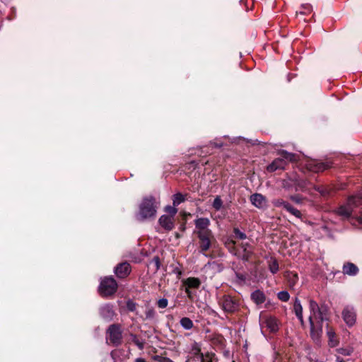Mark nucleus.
<instances>
[{
  "label": "nucleus",
  "instance_id": "obj_1",
  "mask_svg": "<svg viewBox=\"0 0 362 362\" xmlns=\"http://www.w3.org/2000/svg\"><path fill=\"white\" fill-rule=\"evenodd\" d=\"M310 316L308 317L310 327V337L316 343L320 341L322 334V322L325 320L323 313L316 301L309 300Z\"/></svg>",
  "mask_w": 362,
  "mask_h": 362
},
{
  "label": "nucleus",
  "instance_id": "obj_2",
  "mask_svg": "<svg viewBox=\"0 0 362 362\" xmlns=\"http://www.w3.org/2000/svg\"><path fill=\"white\" fill-rule=\"evenodd\" d=\"M158 206L154 197L150 195L142 199L139 204V211L136 218L139 221H144L156 216Z\"/></svg>",
  "mask_w": 362,
  "mask_h": 362
},
{
  "label": "nucleus",
  "instance_id": "obj_3",
  "mask_svg": "<svg viewBox=\"0 0 362 362\" xmlns=\"http://www.w3.org/2000/svg\"><path fill=\"white\" fill-rule=\"evenodd\" d=\"M106 343L112 346L118 347L123 342L122 328L121 324L110 325L106 330Z\"/></svg>",
  "mask_w": 362,
  "mask_h": 362
},
{
  "label": "nucleus",
  "instance_id": "obj_4",
  "mask_svg": "<svg viewBox=\"0 0 362 362\" xmlns=\"http://www.w3.org/2000/svg\"><path fill=\"white\" fill-rule=\"evenodd\" d=\"M280 158L274 159L272 163L267 167V170L269 173L274 172L277 170H284L288 162L295 160L296 155L292 153L287 152L285 150L278 151Z\"/></svg>",
  "mask_w": 362,
  "mask_h": 362
},
{
  "label": "nucleus",
  "instance_id": "obj_5",
  "mask_svg": "<svg viewBox=\"0 0 362 362\" xmlns=\"http://www.w3.org/2000/svg\"><path fill=\"white\" fill-rule=\"evenodd\" d=\"M118 284L112 276H106L100 281L98 292L100 296L107 298L112 296L117 291Z\"/></svg>",
  "mask_w": 362,
  "mask_h": 362
},
{
  "label": "nucleus",
  "instance_id": "obj_6",
  "mask_svg": "<svg viewBox=\"0 0 362 362\" xmlns=\"http://www.w3.org/2000/svg\"><path fill=\"white\" fill-rule=\"evenodd\" d=\"M362 204V197L358 195L351 196L348 199L346 205L341 206L337 209V214L339 216L349 218L354 207Z\"/></svg>",
  "mask_w": 362,
  "mask_h": 362
},
{
  "label": "nucleus",
  "instance_id": "obj_7",
  "mask_svg": "<svg viewBox=\"0 0 362 362\" xmlns=\"http://www.w3.org/2000/svg\"><path fill=\"white\" fill-rule=\"evenodd\" d=\"M199 238V247L200 252L204 254L207 252L214 240V235L211 230H205V232H194Z\"/></svg>",
  "mask_w": 362,
  "mask_h": 362
},
{
  "label": "nucleus",
  "instance_id": "obj_8",
  "mask_svg": "<svg viewBox=\"0 0 362 362\" xmlns=\"http://www.w3.org/2000/svg\"><path fill=\"white\" fill-rule=\"evenodd\" d=\"M182 285L185 287V291L187 293V298L190 300L194 299V293L191 289H197L201 285V281L199 278L188 277L182 281Z\"/></svg>",
  "mask_w": 362,
  "mask_h": 362
},
{
  "label": "nucleus",
  "instance_id": "obj_9",
  "mask_svg": "<svg viewBox=\"0 0 362 362\" xmlns=\"http://www.w3.org/2000/svg\"><path fill=\"white\" fill-rule=\"evenodd\" d=\"M100 316L105 321L110 322L117 315L113 305L110 303L103 305L99 308Z\"/></svg>",
  "mask_w": 362,
  "mask_h": 362
},
{
  "label": "nucleus",
  "instance_id": "obj_10",
  "mask_svg": "<svg viewBox=\"0 0 362 362\" xmlns=\"http://www.w3.org/2000/svg\"><path fill=\"white\" fill-rule=\"evenodd\" d=\"M211 342L212 346L216 350H219L221 351L224 356H226V339L224 337L218 333H214L211 335Z\"/></svg>",
  "mask_w": 362,
  "mask_h": 362
},
{
  "label": "nucleus",
  "instance_id": "obj_11",
  "mask_svg": "<svg viewBox=\"0 0 362 362\" xmlns=\"http://www.w3.org/2000/svg\"><path fill=\"white\" fill-rule=\"evenodd\" d=\"M132 272V267L127 262H123L118 264L114 269V272L117 278L125 279Z\"/></svg>",
  "mask_w": 362,
  "mask_h": 362
},
{
  "label": "nucleus",
  "instance_id": "obj_12",
  "mask_svg": "<svg viewBox=\"0 0 362 362\" xmlns=\"http://www.w3.org/2000/svg\"><path fill=\"white\" fill-rule=\"evenodd\" d=\"M308 169L315 173L322 172L332 167L331 161L320 162L316 160L310 161L308 165Z\"/></svg>",
  "mask_w": 362,
  "mask_h": 362
},
{
  "label": "nucleus",
  "instance_id": "obj_13",
  "mask_svg": "<svg viewBox=\"0 0 362 362\" xmlns=\"http://www.w3.org/2000/svg\"><path fill=\"white\" fill-rule=\"evenodd\" d=\"M342 317L348 326H352L356 322V314L353 307L346 306L342 312Z\"/></svg>",
  "mask_w": 362,
  "mask_h": 362
},
{
  "label": "nucleus",
  "instance_id": "obj_14",
  "mask_svg": "<svg viewBox=\"0 0 362 362\" xmlns=\"http://www.w3.org/2000/svg\"><path fill=\"white\" fill-rule=\"evenodd\" d=\"M250 199L251 203L258 209H264L267 206V199L261 194H253Z\"/></svg>",
  "mask_w": 362,
  "mask_h": 362
},
{
  "label": "nucleus",
  "instance_id": "obj_15",
  "mask_svg": "<svg viewBox=\"0 0 362 362\" xmlns=\"http://www.w3.org/2000/svg\"><path fill=\"white\" fill-rule=\"evenodd\" d=\"M158 223L167 231H170L174 228V218L168 215H162L159 218Z\"/></svg>",
  "mask_w": 362,
  "mask_h": 362
},
{
  "label": "nucleus",
  "instance_id": "obj_16",
  "mask_svg": "<svg viewBox=\"0 0 362 362\" xmlns=\"http://www.w3.org/2000/svg\"><path fill=\"white\" fill-rule=\"evenodd\" d=\"M209 220L206 218H199L195 220V230L194 232H205V230H210L208 228L209 226Z\"/></svg>",
  "mask_w": 362,
  "mask_h": 362
},
{
  "label": "nucleus",
  "instance_id": "obj_17",
  "mask_svg": "<svg viewBox=\"0 0 362 362\" xmlns=\"http://www.w3.org/2000/svg\"><path fill=\"white\" fill-rule=\"evenodd\" d=\"M342 272L346 275L356 276L358 273V268L354 263L346 262L343 265Z\"/></svg>",
  "mask_w": 362,
  "mask_h": 362
},
{
  "label": "nucleus",
  "instance_id": "obj_18",
  "mask_svg": "<svg viewBox=\"0 0 362 362\" xmlns=\"http://www.w3.org/2000/svg\"><path fill=\"white\" fill-rule=\"evenodd\" d=\"M252 253V249L248 244H244L242 245V252H239L238 254L235 253L240 259L244 261H247L251 257Z\"/></svg>",
  "mask_w": 362,
  "mask_h": 362
},
{
  "label": "nucleus",
  "instance_id": "obj_19",
  "mask_svg": "<svg viewBox=\"0 0 362 362\" xmlns=\"http://www.w3.org/2000/svg\"><path fill=\"white\" fill-rule=\"evenodd\" d=\"M251 299L255 304L260 305L265 301L266 296L262 291L257 289L251 293Z\"/></svg>",
  "mask_w": 362,
  "mask_h": 362
},
{
  "label": "nucleus",
  "instance_id": "obj_20",
  "mask_svg": "<svg viewBox=\"0 0 362 362\" xmlns=\"http://www.w3.org/2000/svg\"><path fill=\"white\" fill-rule=\"evenodd\" d=\"M213 208L216 210V211L213 214V217L215 219L220 218V216L218 214V211L223 208V201L221 199L220 196H216L212 204Z\"/></svg>",
  "mask_w": 362,
  "mask_h": 362
},
{
  "label": "nucleus",
  "instance_id": "obj_21",
  "mask_svg": "<svg viewBox=\"0 0 362 362\" xmlns=\"http://www.w3.org/2000/svg\"><path fill=\"white\" fill-rule=\"evenodd\" d=\"M266 325V327L271 331V332H276L278 330V324L277 320L275 317H267L264 322Z\"/></svg>",
  "mask_w": 362,
  "mask_h": 362
},
{
  "label": "nucleus",
  "instance_id": "obj_22",
  "mask_svg": "<svg viewBox=\"0 0 362 362\" xmlns=\"http://www.w3.org/2000/svg\"><path fill=\"white\" fill-rule=\"evenodd\" d=\"M191 354H192L191 358L193 361H200V362L202 361V358H203V356L204 355L201 352L200 348L198 347V346L197 344L192 347Z\"/></svg>",
  "mask_w": 362,
  "mask_h": 362
},
{
  "label": "nucleus",
  "instance_id": "obj_23",
  "mask_svg": "<svg viewBox=\"0 0 362 362\" xmlns=\"http://www.w3.org/2000/svg\"><path fill=\"white\" fill-rule=\"evenodd\" d=\"M223 145L222 143H217V142H211L209 145L204 146L201 148L202 153H204L206 156V154H211L212 153L211 150L214 148H220Z\"/></svg>",
  "mask_w": 362,
  "mask_h": 362
},
{
  "label": "nucleus",
  "instance_id": "obj_24",
  "mask_svg": "<svg viewBox=\"0 0 362 362\" xmlns=\"http://www.w3.org/2000/svg\"><path fill=\"white\" fill-rule=\"evenodd\" d=\"M313 11V6L310 4H303L300 6V11H296V15H308Z\"/></svg>",
  "mask_w": 362,
  "mask_h": 362
},
{
  "label": "nucleus",
  "instance_id": "obj_25",
  "mask_svg": "<svg viewBox=\"0 0 362 362\" xmlns=\"http://www.w3.org/2000/svg\"><path fill=\"white\" fill-rule=\"evenodd\" d=\"M268 267L272 274H276L279 269L278 261L272 257L268 262Z\"/></svg>",
  "mask_w": 362,
  "mask_h": 362
},
{
  "label": "nucleus",
  "instance_id": "obj_26",
  "mask_svg": "<svg viewBox=\"0 0 362 362\" xmlns=\"http://www.w3.org/2000/svg\"><path fill=\"white\" fill-rule=\"evenodd\" d=\"M187 194L184 195L180 192H177L173 196V204L175 206H178L181 203L184 202L186 200L185 197Z\"/></svg>",
  "mask_w": 362,
  "mask_h": 362
},
{
  "label": "nucleus",
  "instance_id": "obj_27",
  "mask_svg": "<svg viewBox=\"0 0 362 362\" xmlns=\"http://www.w3.org/2000/svg\"><path fill=\"white\" fill-rule=\"evenodd\" d=\"M180 322L181 326L184 329H187V330L191 329L194 326V323H193L192 320L187 317H184L181 318Z\"/></svg>",
  "mask_w": 362,
  "mask_h": 362
},
{
  "label": "nucleus",
  "instance_id": "obj_28",
  "mask_svg": "<svg viewBox=\"0 0 362 362\" xmlns=\"http://www.w3.org/2000/svg\"><path fill=\"white\" fill-rule=\"evenodd\" d=\"M286 207L285 210L290 213L291 215L294 216L298 218H302L301 212L298 209L293 207L290 203L288 204V205H286Z\"/></svg>",
  "mask_w": 362,
  "mask_h": 362
},
{
  "label": "nucleus",
  "instance_id": "obj_29",
  "mask_svg": "<svg viewBox=\"0 0 362 362\" xmlns=\"http://www.w3.org/2000/svg\"><path fill=\"white\" fill-rule=\"evenodd\" d=\"M293 311L296 317L303 315V307L300 300L298 298H296L294 301Z\"/></svg>",
  "mask_w": 362,
  "mask_h": 362
},
{
  "label": "nucleus",
  "instance_id": "obj_30",
  "mask_svg": "<svg viewBox=\"0 0 362 362\" xmlns=\"http://www.w3.org/2000/svg\"><path fill=\"white\" fill-rule=\"evenodd\" d=\"M287 279L289 287L293 288L298 280V276L296 274L290 273L287 276Z\"/></svg>",
  "mask_w": 362,
  "mask_h": 362
},
{
  "label": "nucleus",
  "instance_id": "obj_31",
  "mask_svg": "<svg viewBox=\"0 0 362 362\" xmlns=\"http://www.w3.org/2000/svg\"><path fill=\"white\" fill-rule=\"evenodd\" d=\"M309 185V182L306 180H298L296 183V189L305 191L308 187Z\"/></svg>",
  "mask_w": 362,
  "mask_h": 362
},
{
  "label": "nucleus",
  "instance_id": "obj_32",
  "mask_svg": "<svg viewBox=\"0 0 362 362\" xmlns=\"http://www.w3.org/2000/svg\"><path fill=\"white\" fill-rule=\"evenodd\" d=\"M130 337H132V342L139 348V350H143L144 349V342L141 341L136 334L131 333Z\"/></svg>",
  "mask_w": 362,
  "mask_h": 362
},
{
  "label": "nucleus",
  "instance_id": "obj_33",
  "mask_svg": "<svg viewBox=\"0 0 362 362\" xmlns=\"http://www.w3.org/2000/svg\"><path fill=\"white\" fill-rule=\"evenodd\" d=\"M272 203L275 207H283L284 209H286V206L289 204L282 199H274L272 200Z\"/></svg>",
  "mask_w": 362,
  "mask_h": 362
},
{
  "label": "nucleus",
  "instance_id": "obj_34",
  "mask_svg": "<svg viewBox=\"0 0 362 362\" xmlns=\"http://www.w3.org/2000/svg\"><path fill=\"white\" fill-rule=\"evenodd\" d=\"M277 297L280 300L283 302H287L290 298V295L288 291H281L277 293Z\"/></svg>",
  "mask_w": 362,
  "mask_h": 362
},
{
  "label": "nucleus",
  "instance_id": "obj_35",
  "mask_svg": "<svg viewBox=\"0 0 362 362\" xmlns=\"http://www.w3.org/2000/svg\"><path fill=\"white\" fill-rule=\"evenodd\" d=\"M138 305L136 303L133 301L132 300L129 299L126 302V308L129 312H134L136 310Z\"/></svg>",
  "mask_w": 362,
  "mask_h": 362
},
{
  "label": "nucleus",
  "instance_id": "obj_36",
  "mask_svg": "<svg viewBox=\"0 0 362 362\" xmlns=\"http://www.w3.org/2000/svg\"><path fill=\"white\" fill-rule=\"evenodd\" d=\"M233 233L235 238L238 240H245L247 237L246 234L240 230L238 228L233 229Z\"/></svg>",
  "mask_w": 362,
  "mask_h": 362
},
{
  "label": "nucleus",
  "instance_id": "obj_37",
  "mask_svg": "<svg viewBox=\"0 0 362 362\" xmlns=\"http://www.w3.org/2000/svg\"><path fill=\"white\" fill-rule=\"evenodd\" d=\"M327 336L329 339V344L332 346L337 345V341L334 340L335 333L332 329H328L327 332Z\"/></svg>",
  "mask_w": 362,
  "mask_h": 362
},
{
  "label": "nucleus",
  "instance_id": "obj_38",
  "mask_svg": "<svg viewBox=\"0 0 362 362\" xmlns=\"http://www.w3.org/2000/svg\"><path fill=\"white\" fill-rule=\"evenodd\" d=\"M165 211L169 214V216H171L174 218L175 215L177 212V209L175 208V206H167L165 208Z\"/></svg>",
  "mask_w": 362,
  "mask_h": 362
},
{
  "label": "nucleus",
  "instance_id": "obj_39",
  "mask_svg": "<svg viewBox=\"0 0 362 362\" xmlns=\"http://www.w3.org/2000/svg\"><path fill=\"white\" fill-rule=\"evenodd\" d=\"M218 304L224 313H226V295L223 294L218 300Z\"/></svg>",
  "mask_w": 362,
  "mask_h": 362
},
{
  "label": "nucleus",
  "instance_id": "obj_40",
  "mask_svg": "<svg viewBox=\"0 0 362 362\" xmlns=\"http://www.w3.org/2000/svg\"><path fill=\"white\" fill-rule=\"evenodd\" d=\"M146 318L153 320L156 315V313L153 308H149L145 312Z\"/></svg>",
  "mask_w": 362,
  "mask_h": 362
},
{
  "label": "nucleus",
  "instance_id": "obj_41",
  "mask_svg": "<svg viewBox=\"0 0 362 362\" xmlns=\"http://www.w3.org/2000/svg\"><path fill=\"white\" fill-rule=\"evenodd\" d=\"M151 263L154 264L155 270L158 271L160 268V259L158 256H154L151 260Z\"/></svg>",
  "mask_w": 362,
  "mask_h": 362
},
{
  "label": "nucleus",
  "instance_id": "obj_42",
  "mask_svg": "<svg viewBox=\"0 0 362 362\" xmlns=\"http://www.w3.org/2000/svg\"><path fill=\"white\" fill-rule=\"evenodd\" d=\"M156 305H158V307L159 308H165L168 305V299L164 298L159 299L157 301Z\"/></svg>",
  "mask_w": 362,
  "mask_h": 362
},
{
  "label": "nucleus",
  "instance_id": "obj_43",
  "mask_svg": "<svg viewBox=\"0 0 362 362\" xmlns=\"http://www.w3.org/2000/svg\"><path fill=\"white\" fill-rule=\"evenodd\" d=\"M289 198L291 201L296 204H301L303 201V198L299 195H291Z\"/></svg>",
  "mask_w": 362,
  "mask_h": 362
},
{
  "label": "nucleus",
  "instance_id": "obj_44",
  "mask_svg": "<svg viewBox=\"0 0 362 362\" xmlns=\"http://www.w3.org/2000/svg\"><path fill=\"white\" fill-rule=\"evenodd\" d=\"M186 222H187L186 216L184 215L183 217H182V222L180 223V225L179 226L180 231H181V232H185V230H186Z\"/></svg>",
  "mask_w": 362,
  "mask_h": 362
},
{
  "label": "nucleus",
  "instance_id": "obj_45",
  "mask_svg": "<svg viewBox=\"0 0 362 362\" xmlns=\"http://www.w3.org/2000/svg\"><path fill=\"white\" fill-rule=\"evenodd\" d=\"M315 190L319 192L322 196H327L329 194L327 189H325L323 187H315Z\"/></svg>",
  "mask_w": 362,
  "mask_h": 362
},
{
  "label": "nucleus",
  "instance_id": "obj_46",
  "mask_svg": "<svg viewBox=\"0 0 362 362\" xmlns=\"http://www.w3.org/2000/svg\"><path fill=\"white\" fill-rule=\"evenodd\" d=\"M201 362H213L212 361V354L209 353H206L203 356V358H202Z\"/></svg>",
  "mask_w": 362,
  "mask_h": 362
},
{
  "label": "nucleus",
  "instance_id": "obj_47",
  "mask_svg": "<svg viewBox=\"0 0 362 362\" xmlns=\"http://www.w3.org/2000/svg\"><path fill=\"white\" fill-rule=\"evenodd\" d=\"M227 302H228V311L233 310L235 309V306H234V304L232 302V300H229V298H228Z\"/></svg>",
  "mask_w": 362,
  "mask_h": 362
},
{
  "label": "nucleus",
  "instance_id": "obj_48",
  "mask_svg": "<svg viewBox=\"0 0 362 362\" xmlns=\"http://www.w3.org/2000/svg\"><path fill=\"white\" fill-rule=\"evenodd\" d=\"M173 273H175L177 275V279H180L182 274V272L178 267H175L173 269Z\"/></svg>",
  "mask_w": 362,
  "mask_h": 362
},
{
  "label": "nucleus",
  "instance_id": "obj_49",
  "mask_svg": "<svg viewBox=\"0 0 362 362\" xmlns=\"http://www.w3.org/2000/svg\"><path fill=\"white\" fill-rule=\"evenodd\" d=\"M157 357L159 358V359L158 361L160 362H175L173 360H171L170 358H168V357H163V356H157Z\"/></svg>",
  "mask_w": 362,
  "mask_h": 362
},
{
  "label": "nucleus",
  "instance_id": "obj_50",
  "mask_svg": "<svg viewBox=\"0 0 362 362\" xmlns=\"http://www.w3.org/2000/svg\"><path fill=\"white\" fill-rule=\"evenodd\" d=\"M297 318L299 320L301 325L304 326L305 322H304V320H303V315L298 316Z\"/></svg>",
  "mask_w": 362,
  "mask_h": 362
},
{
  "label": "nucleus",
  "instance_id": "obj_51",
  "mask_svg": "<svg viewBox=\"0 0 362 362\" xmlns=\"http://www.w3.org/2000/svg\"><path fill=\"white\" fill-rule=\"evenodd\" d=\"M135 362H146V360L143 358H137L135 360Z\"/></svg>",
  "mask_w": 362,
  "mask_h": 362
},
{
  "label": "nucleus",
  "instance_id": "obj_52",
  "mask_svg": "<svg viewBox=\"0 0 362 362\" xmlns=\"http://www.w3.org/2000/svg\"><path fill=\"white\" fill-rule=\"evenodd\" d=\"M175 238H176L177 239H179V238H180L182 237V235H181L178 232H176V233H175Z\"/></svg>",
  "mask_w": 362,
  "mask_h": 362
},
{
  "label": "nucleus",
  "instance_id": "obj_53",
  "mask_svg": "<svg viewBox=\"0 0 362 362\" xmlns=\"http://www.w3.org/2000/svg\"><path fill=\"white\" fill-rule=\"evenodd\" d=\"M358 221L362 223V214L358 217Z\"/></svg>",
  "mask_w": 362,
  "mask_h": 362
},
{
  "label": "nucleus",
  "instance_id": "obj_54",
  "mask_svg": "<svg viewBox=\"0 0 362 362\" xmlns=\"http://www.w3.org/2000/svg\"><path fill=\"white\" fill-rule=\"evenodd\" d=\"M337 362H345L343 359L339 358H337Z\"/></svg>",
  "mask_w": 362,
  "mask_h": 362
},
{
  "label": "nucleus",
  "instance_id": "obj_55",
  "mask_svg": "<svg viewBox=\"0 0 362 362\" xmlns=\"http://www.w3.org/2000/svg\"><path fill=\"white\" fill-rule=\"evenodd\" d=\"M350 353L349 352H346V354H345V355H349Z\"/></svg>",
  "mask_w": 362,
  "mask_h": 362
},
{
  "label": "nucleus",
  "instance_id": "obj_56",
  "mask_svg": "<svg viewBox=\"0 0 362 362\" xmlns=\"http://www.w3.org/2000/svg\"><path fill=\"white\" fill-rule=\"evenodd\" d=\"M257 144V140H255V142L253 144Z\"/></svg>",
  "mask_w": 362,
  "mask_h": 362
}]
</instances>
